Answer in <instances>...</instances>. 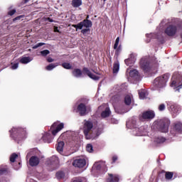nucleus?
Returning <instances> with one entry per match:
<instances>
[{"label": "nucleus", "mask_w": 182, "mask_h": 182, "mask_svg": "<svg viewBox=\"0 0 182 182\" xmlns=\"http://www.w3.org/2000/svg\"><path fill=\"white\" fill-rule=\"evenodd\" d=\"M119 50H120V47H119V48L117 49V52H119Z\"/></svg>", "instance_id": "59"}, {"label": "nucleus", "mask_w": 182, "mask_h": 182, "mask_svg": "<svg viewBox=\"0 0 182 182\" xmlns=\"http://www.w3.org/2000/svg\"><path fill=\"white\" fill-rule=\"evenodd\" d=\"M155 116L156 114L154 111H145L139 115V120L141 122H150V120H153V118L155 117Z\"/></svg>", "instance_id": "8"}, {"label": "nucleus", "mask_w": 182, "mask_h": 182, "mask_svg": "<svg viewBox=\"0 0 182 182\" xmlns=\"http://www.w3.org/2000/svg\"><path fill=\"white\" fill-rule=\"evenodd\" d=\"M42 139L43 140L44 143H52V141L53 140V137H52V135L50 134V133L46 132L42 136Z\"/></svg>", "instance_id": "21"}, {"label": "nucleus", "mask_w": 182, "mask_h": 182, "mask_svg": "<svg viewBox=\"0 0 182 182\" xmlns=\"http://www.w3.org/2000/svg\"><path fill=\"white\" fill-rule=\"evenodd\" d=\"M73 182H82V178H75V179L73 180Z\"/></svg>", "instance_id": "49"}, {"label": "nucleus", "mask_w": 182, "mask_h": 182, "mask_svg": "<svg viewBox=\"0 0 182 182\" xmlns=\"http://www.w3.org/2000/svg\"><path fill=\"white\" fill-rule=\"evenodd\" d=\"M82 33L85 34L87 32H89V28H85L81 31Z\"/></svg>", "instance_id": "52"}, {"label": "nucleus", "mask_w": 182, "mask_h": 182, "mask_svg": "<svg viewBox=\"0 0 182 182\" xmlns=\"http://www.w3.org/2000/svg\"><path fill=\"white\" fill-rule=\"evenodd\" d=\"M16 13V10L13 9V10L9 11L8 12V14L10 15V16H12V15H15Z\"/></svg>", "instance_id": "48"}, {"label": "nucleus", "mask_w": 182, "mask_h": 182, "mask_svg": "<svg viewBox=\"0 0 182 182\" xmlns=\"http://www.w3.org/2000/svg\"><path fill=\"white\" fill-rule=\"evenodd\" d=\"M173 172H166L165 174V178L166 180H171V178H173Z\"/></svg>", "instance_id": "35"}, {"label": "nucleus", "mask_w": 182, "mask_h": 182, "mask_svg": "<svg viewBox=\"0 0 182 182\" xmlns=\"http://www.w3.org/2000/svg\"><path fill=\"white\" fill-rule=\"evenodd\" d=\"M124 87H127V85L126 83H124L121 85V89H123Z\"/></svg>", "instance_id": "54"}, {"label": "nucleus", "mask_w": 182, "mask_h": 182, "mask_svg": "<svg viewBox=\"0 0 182 182\" xmlns=\"http://www.w3.org/2000/svg\"><path fill=\"white\" fill-rule=\"evenodd\" d=\"M127 73H129V79H130V77L134 80H139V79H140V76L139 75V71H137V70H132L129 71V70L127 69Z\"/></svg>", "instance_id": "17"}, {"label": "nucleus", "mask_w": 182, "mask_h": 182, "mask_svg": "<svg viewBox=\"0 0 182 182\" xmlns=\"http://www.w3.org/2000/svg\"><path fill=\"white\" fill-rule=\"evenodd\" d=\"M29 164L31 167H36V166L39 164V158L36 156H31L29 159Z\"/></svg>", "instance_id": "20"}, {"label": "nucleus", "mask_w": 182, "mask_h": 182, "mask_svg": "<svg viewBox=\"0 0 182 182\" xmlns=\"http://www.w3.org/2000/svg\"><path fill=\"white\" fill-rule=\"evenodd\" d=\"M73 166H74V167H77L78 168H82L86 166V159H75L73 162Z\"/></svg>", "instance_id": "16"}, {"label": "nucleus", "mask_w": 182, "mask_h": 182, "mask_svg": "<svg viewBox=\"0 0 182 182\" xmlns=\"http://www.w3.org/2000/svg\"><path fill=\"white\" fill-rule=\"evenodd\" d=\"M109 178L107 179V182H119L120 178H119L118 175L109 174Z\"/></svg>", "instance_id": "27"}, {"label": "nucleus", "mask_w": 182, "mask_h": 182, "mask_svg": "<svg viewBox=\"0 0 182 182\" xmlns=\"http://www.w3.org/2000/svg\"><path fill=\"white\" fill-rule=\"evenodd\" d=\"M82 72L85 75H87V76L90 77V79H92L93 80H99V79H100V76H97L91 73L90 70H89L87 68H84Z\"/></svg>", "instance_id": "18"}, {"label": "nucleus", "mask_w": 182, "mask_h": 182, "mask_svg": "<svg viewBox=\"0 0 182 182\" xmlns=\"http://www.w3.org/2000/svg\"><path fill=\"white\" fill-rule=\"evenodd\" d=\"M47 19H48V21L49 22H53V20L51 19L50 18H48Z\"/></svg>", "instance_id": "58"}, {"label": "nucleus", "mask_w": 182, "mask_h": 182, "mask_svg": "<svg viewBox=\"0 0 182 182\" xmlns=\"http://www.w3.org/2000/svg\"><path fill=\"white\" fill-rule=\"evenodd\" d=\"M119 42H120V38L117 37L114 45V49H117V46H119Z\"/></svg>", "instance_id": "42"}, {"label": "nucleus", "mask_w": 182, "mask_h": 182, "mask_svg": "<svg viewBox=\"0 0 182 182\" xmlns=\"http://www.w3.org/2000/svg\"><path fill=\"white\" fill-rule=\"evenodd\" d=\"M73 28H75L76 31L77 29H82L83 28H92V21L87 19L83 20L78 24H73Z\"/></svg>", "instance_id": "10"}, {"label": "nucleus", "mask_w": 182, "mask_h": 182, "mask_svg": "<svg viewBox=\"0 0 182 182\" xmlns=\"http://www.w3.org/2000/svg\"><path fill=\"white\" fill-rule=\"evenodd\" d=\"M10 132L11 139L19 143V141L26 138V130L22 128L13 127Z\"/></svg>", "instance_id": "3"}, {"label": "nucleus", "mask_w": 182, "mask_h": 182, "mask_svg": "<svg viewBox=\"0 0 182 182\" xmlns=\"http://www.w3.org/2000/svg\"><path fill=\"white\" fill-rule=\"evenodd\" d=\"M170 78V75L168 74H165L161 76L157 77L154 80V86L157 89H161V87H166V85L167 82H168V79Z\"/></svg>", "instance_id": "5"}, {"label": "nucleus", "mask_w": 182, "mask_h": 182, "mask_svg": "<svg viewBox=\"0 0 182 182\" xmlns=\"http://www.w3.org/2000/svg\"><path fill=\"white\" fill-rule=\"evenodd\" d=\"M170 133L172 136H176L178 133H182V123L177 122L175 124V127L171 129Z\"/></svg>", "instance_id": "15"}, {"label": "nucleus", "mask_w": 182, "mask_h": 182, "mask_svg": "<svg viewBox=\"0 0 182 182\" xmlns=\"http://www.w3.org/2000/svg\"><path fill=\"white\" fill-rule=\"evenodd\" d=\"M181 109L180 107L176 104L171 103L169 106V112H171V114L176 117V115L180 113Z\"/></svg>", "instance_id": "14"}, {"label": "nucleus", "mask_w": 182, "mask_h": 182, "mask_svg": "<svg viewBox=\"0 0 182 182\" xmlns=\"http://www.w3.org/2000/svg\"><path fill=\"white\" fill-rule=\"evenodd\" d=\"M54 32H59V29L58 28L57 26L54 27Z\"/></svg>", "instance_id": "56"}, {"label": "nucleus", "mask_w": 182, "mask_h": 182, "mask_svg": "<svg viewBox=\"0 0 182 182\" xmlns=\"http://www.w3.org/2000/svg\"><path fill=\"white\" fill-rule=\"evenodd\" d=\"M154 141L156 144H163V143H164V141H166V138H164L163 136H157V137H155Z\"/></svg>", "instance_id": "29"}, {"label": "nucleus", "mask_w": 182, "mask_h": 182, "mask_svg": "<svg viewBox=\"0 0 182 182\" xmlns=\"http://www.w3.org/2000/svg\"><path fill=\"white\" fill-rule=\"evenodd\" d=\"M137 122L135 119H132L127 122V127L128 129H134L133 134L134 136H146L149 127L147 125L141 126L140 127H136Z\"/></svg>", "instance_id": "1"}, {"label": "nucleus", "mask_w": 182, "mask_h": 182, "mask_svg": "<svg viewBox=\"0 0 182 182\" xmlns=\"http://www.w3.org/2000/svg\"><path fill=\"white\" fill-rule=\"evenodd\" d=\"M95 73H96L97 75H100L99 73H96V72H95Z\"/></svg>", "instance_id": "61"}, {"label": "nucleus", "mask_w": 182, "mask_h": 182, "mask_svg": "<svg viewBox=\"0 0 182 182\" xmlns=\"http://www.w3.org/2000/svg\"><path fill=\"white\" fill-rule=\"evenodd\" d=\"M22 18H25V16H23V15L18 16L14 18L13 19V21H14V22H15V21H21V19H22Z\"/></svg>", "instance_id": "46"}, {"label": "nucleus", "mask_w": 182, "mask_h": 182, "mask_svg": "<svg viewBox=\"0 0 182 182\" xmlns=\"http://www.w3.org/2000/svg\"><path fill=\"white\" fill-rule=\"evenodd\" d=\"M65 146V142L63 141H59L57 145V151L60 153V154H62L63 153V146Z\"/></svg>", "instance_id": "30"}, {"label": "nucleus", "mask_w": 182, "mask_h": 182, "mask_svg": "<svg viewBox=\"0 0 182 182\" xmlns=\"http://www.w3.org/2000/svg\"><path fill=\"white\" fill-rule=\"evenodd\" d=\"M178 31V27L176 24H169L166 26L164 29V34L167 36H176L177 31Z\"/></svg>", "instance_id": "7"}, {"label": "nucleus", "mask_w": 182, "mask_h": 182, "mask_svg": "<svg viewBox=\"0 0 182 182\" xmlns=\"http://www.w3.org/2000/svg\"><path fill=\"white\" fill-rule=\"evenodd\" d=\"M50 161L53 166H58V164H59V158L56 156H53L50 159Z\"/></svg>", "instance_id": "31"}, {"label": "nucleus", "mask_w": 182, "mask_h": 182, "mask_svg": "<svg viewBox=\"0 0 182 182\" xmlns=\"http://www.w3.org/2000/svg\"><path fill=\"white\" fill-rule=\"evenodd\" d=\"M29 0H25V4H26V2H28Z\"/></svg>", "instance_id": "60"}, {"label": "nucleus", "mask_w": 182, "mask_h": 182, "mask_svg": "<svg viewBox=\"0 0 182 182\" xmlns=\"http://www.w3.org/2000/svg\"><path fill=\"white\" fill-rule=\"evenodd\" d=\"M18 166H19L18 168L14 166V169L15 170H19V168H21V162L18 163Z\"/></svg>", "instance_id": "55"}, {"label": "nucleus", "mask_w": 182, "mask_h": 182, "mask_svg": "<svg viewBox=\"0 0 182 182\" xmlns=\"http://www.w3.org/2000/svg\"><path fill=\"white\" fill-rule=\"evenodd\" d=\"M50 53V51H49V50H44L41 51V55H42L43 56H48V55H49Z\"/></svg>", "instance_id": "40"}, {"label": "nucleus", "mask_w": 182, "mask_h": 182, "mask_svg": "<svg viewBox=\"0 0 182 182\" xmlns=\"http://www.w3.org/2000/svg\"><path fill=\"white\" fill-rule=\"evenodd\" d=\"M159 62L156 60V58L151 60L149 57H144L141 59L140 66L144 72H150L154 68H157Z\"/></svg>", "instance_id": "2"}, {"label": "nucleus", "mask_w": 182, "mask_h": 182, "mask_svg": "<svg viewBox=\"0 0 182 182\" xmlns=\"http://www.w3.org/2000/svg\"><path fill=\"white\" fill-rule=\"evenodd\" d=\"M64 126L65 125L63 124V123L55 122L54 124H53L50 128L52 130L53 136L58 134V133H59V132H60V130L63 129Z\"/></svg>", "instance_id": "13"}, {"label": "nucleus", "mask_w": 182, "mask_h": 182, "mask_svg": "<svg viewBox=\"0 0 182 182\" xmlns=\"http://www.w3.org/2000/svg\"><path fill=\"white\" fill-rule=\"evenodd\" d=\"M16 159H18V154L14 153V154L11 155V156H10V161L11 163H15V160H16Z\"/></svg>", "instance_id": "36"}, {"label": "nucleus", "mask_w": 182, "mask_h": 182, "mask_svg": "<svg viewBox=\"0 0 182 182\" xmlns=\"http://www.w3.org/2000/svg\"><path fill=\"white\" fill-rule=\"evenodd\" d=\"M0 182H6V180H5L4 178H1L0 179Z\"/></svg>", "instance_id": "57"}, {"label": "nucleus", "mask_w": 182, "mask_h": 182, "mask_svg": "<svg viewBox=\"0 0 182 182\" xmlns=\"http://www.w3.org/2000/svg\"><path fill=\"white\" fill-rule=\"evenodd\" d=\"M158 109L159 112H164V110H166V105L164 104L159 105Z\"/></svg>", "instance_id": "41"}, {"label": "nucleus", "mask_w": 182, "mask_h": 182, "mask_svg": "<svg viewBox=\"0 0 182 182\" xmlns=\"http://www.w3.org/2000/svg\"><path fill=\"white\" fill-rule=\"evenodd\" d=\"M98 112H101V117L102 119H106V117H109L110 116V108L109 107V105L107 104H103L101 106L98 107Z\"/></svg>", "instance_id": "9"}, {"label": "nucleus", "mask_w": 182, "mask_h": 182, "mask_svg": "<svg viewBox=\"0 0 182 182\" xmlns=\"http://www.w3.org/2000/svg\"><path fill=\"white\" fill-rule=\"evenodd\" d=\"M56 177L58 180H60V178H63V177H65V173L62 171L57 172Z\"/></svg>", "instance_id": "37"}, {"label": "nucleus", "mask_w": 182, "mask_h": 182, "mask_svg": "<svg viewBox=\"0 0 182 182\" xmlns=\"http://www.w3.org/2000/svg\"><path fill=\"white\" fill-rule=\"evenodd\" d=\"M117 160V156L114 155L112 156V163H116V161Z\"/></svg>", "instance_id": "51"}, {"label": "nucleus", "mask_w": 182, "mask_h": 182, "mask_svg": "<svg viewBox=\"0 0 182 182\" xmlns=\"http://www.w3.org/2000/svg\"><path fill=\"white\" fill-rule=\"evenodd\" d=\"M38 151L36 149H31L28 154H27V157H29L31 154H35Z\"/></svg>", "instance_id": "44"}, {"label": "nucleus", "mask_w": 182, "mask_h": 182, "mask_svg": "<svg viewBox=\"0 0 182 182\" xmlns=\"http://www.w3.org/2000/svg\"><path fill=\"white\" fill-rule=\"evenodd\" d=\"M136 62V55L131 54L129 58L124 60L127 66H132Z\"/></svg>", "instance_id": "19"}, {"label": "nucleus", "mask_w": 182, "mask_h": 182, "mask_svg": "<svg viewBox=\"0 0 182 182\" xmlns=\"http://www.w3.org/2000/svg\"><path fill=\"white\" fill-rule=\"evenodd\" d=\"M103 1H104V2H106L107 0H103Z\"/></svg>", "instance_id": "62"}, {"label": "nucleus", "mask_w": 182, "mask_h": 182, "mask_svg": "<svg viewBox=\"0 0 182 182\" xmlns=\"http://www.w3.org/2000/svg\"><path fill=\"white\" fill-rule=\"evenodd\" d=\"M77 112L80 113V116H86L89 112H90V107L87 106L83 104L80 103L77 108Z\"/></svg>", "instance_id": "12"}, {"label": "nucleus", "mask_w": 182, "mask_h": 182, "mask_svg": "<svg viewBox=\"0 0 182 182\" xmlns=\"http://www.w3.org/2000/svg\"><path fill=\"white\" fill-rule=\"evenodd\" d=\"M9 173V168L6 165H1L0 166V176H4V174H8Z\"/></svg>", "instance_id": "24"}, {"label": "nucleus", "mask_w": 182, "mask_h": 182, "mask_svg": "<svg viewBox=\"0 0 182 182\" xmlns=\"http://www.w3.org/2000/svg\"><path fill=\"white\" fill-rule=\"evenodd\" d=\"M132 102H133V95L132 94H128L124 97V103L127 106H129L132 105Z\"/></svg>", "instance_id": "23"}, {"label": "nucleus", "mask_w": 182, "mask_h": 182, "mask_svg": "<svg viewBox=\"0 0 182 182\" xmlns=\"http://www.w3.org/2000/svg\"><path fill=\"white\" fill-rule=\"evenodd\" d=\"M47 60H48V62H49V63H50L53 62V58H48L47 59Z\"/></svg>", "instance_id": "53"}, {"label": "nucleus", "mask_w": 182, "mask_h": 182, "mask_svg": "<svg viewBox=\"0 0 182 182\" xmlns=\"http://www.w3.org/2000/svg\"><path fill=\"white\" fill-rule=\"evenodd\" d=\"M146 38H153V36H154L155 38H156V39H159L160 41L163 39V33L160 32L158 34H154V33L146 34Z\"/></svg>", "instance_id": "26"}, {"label": "nucleus", "mask_w": 182, "mask_h": 182, "mask_svg": "<svg viewBox=\"0 0 182 182\" xmlns=\"http://www.w3.org/2000/svg\"><path fill=\"white\" fill-rule=\"evenodd\" d=\"M139 95L140 99H146L149 95V93L146 91V90H141L139 91Z\"/></svg>", "instance_id": "32"}, {"label": "nucleus", "mask_w": 182, "mask_h": 182, "mask_svg": "<svg viewBox=\"0 0 182 182\" xmlns=\"http://www.w3.org/2000/svg\"><path fill=\"white\" fill-rule=\"evenodd\" d=\"M89 18V16H87V19Z\"/></svg>", "instance_id": "63"}, {"label": "nucleus", "mask_w": 182, "mask_h": 182, "mask_svg": "<svg viewBox=\"0 0 182 182\" xmlns=\"http://www.w3.org/2000/svg\"><path fill=\"white\" fill-rule=\"evenodd\" d=\"M72 5L74 8H79L82 5V0H73Z\"/></svg>", "instance_id": "33"}, {"label": "nucleus", "mask_w": 182, "mask_h": 182, "mask_svg": "<svg viewBox=\"0 0 182 182\" xmlns=\"http://www.w3.org/2000/svg\"><path fill=\"white\" fill-rule=\"evenodd\" d=\"M57 66H59V64L50 63V65L46 67V70H53V69H55V68H56Z\"/></svg>", "instance_id": "34"}, {"label": "nucleus", "mask_w": 182, "mask_h": 182, "mask_svg": "<svg viewBox=\"0 0 182 182\" xmlns=\"http://www.w3.org/2000/svg\"><path fill=\"white\" fill-rule=\"evenodd\" d=\"M119 70H120V63H119V61H115L112 68L113 75H117V73H119Z\"/></svg>", "instance_id": "22"}, {"label": "nucleus", "mask_w": 182, "mask_h": 182, "mask_svg": "<svg viewBox=\"0 0 182 182\" xmlns=\"http://www.w3.org/2000/svg\"><path fill=\"white\" fill-rule=\"evenodd\" d=\"M154 126L156 127L159 132L161 133H167L168 132V127L170 126V120L166 119H159L154 122Z\"/></svg>", "instance_id": "4"}, {"label": "nucleus", "mask_w": 182, "mask_h": 182, "mask_svg": "<svg viewBox=\"0 0 182 182\" xmlns=\"http://www.w3.org/2000/svg\"><path fill=\"white\" fill-rule=\"evenodd\" d=\"M112 123H113L114 124H117L119 123V120H117L116 119H112Z\"/></svg>", "instance_id": "50"}, {"label": "nucleus", "mask_w": 182, "mask_h": 182, "mask_svg": "<svg viewBox=\"0 0 182 182\" xmlns=\"http://www.w3.org/2000/svg\"><path fill=\"white\" fill-rule=\"evenodd\" d=\"M19 64L18 63L12 64L11 63V69H13V70H15L17 68H18Z\"/></svg>", "instance_id": "47"}, {"label": "nucleus", "mask_w": 182, "mask_h": 182, "mask_svg": "<svg viewBox=\"0 0 182 182\" xmlns=\"http://www.w3.org/2000/svg\"><path fill=\"white\" fill-rule=\"evenodd\" d=\"M92 129H93V123L90 121H85L84 124V134L87 139V140H90V139H96V136H93L92 135H90L89 133L92 131Z\"/></svg>", "instance_id": "6"}, {"label": "nucleus", "mask_w": 182, "mask_h": 182, "mask_svg": "<svg viewBox=\"0 0 182 182\" xmlns=\"http://www.w3.org/2000/svg\"><path fill=\"white\" fill-rule=\"evenodd\" d=\"M164 26H166V22L164 21H162L161 23L159 24V29L162 31L164 29Z\"/></svg>", "instance_id": "45"}, {"label": "nucleus", "mask_w": 182, "mask_h": 182, "mask_svg": "<svg viewBox=\"0 0 182 182\" xmlns=\"http://www.w3.org/2000/svg\"><path fill=\"white\" fill-rule=\"evenodd\" d=\"M62 66L64 69H72V65L69 63H63Z\"/></svg>", "instance_id": "38"}, {"label": "nucleus", "mask_w": 182, "mask_h": 182, "mask_svg": "<svg viewBox=\"0 0 182 182\" xmlns=\"http://www.w3.org/2000/svg\"><path fill=\"white\" fill-rule=\"evenodd\" d=\"M86 150L88 151V153H92V151H93V146H92L90 144H88L87 145Z\"/></svg>", "instance_id": "39"}, {"label": "nucleus", "mask_w": 182, "mask_h": 182, "mask_svg": "<svg viewBox=\"0 0 182 182\" xmlns=\"http://www.w3.org/2000/svg\"><path fill=\"white\" fill-rule=\"evenodd\" d=\"M45 45V43H38L34 46H33V49H38V48H41V46H43Z\"/></svg>", "instance_id": "43"}, {"label": "nucleus", "mask_w": 182, "mask_h": 182, "mask_svg": "<svg viewBox=\"0 0 182 182\" xmlns=\"http://www.w3.org/2000/svg\"><path fill=\"white\" fill-rule=\"evenodd\" d=\"M73 75L74 77H83V74L82 73V70L79 68H75L73 71Z\"/></svg>", "instance_id": "25"}, {"label": "nucleus", "mask_w": 182, "mask_h": 182, "mask_svg": "<svg viewBox=\"0 0 182 182\" xmlns=\"http://www.w3.org/2000/svg\"><path fill=\"white\" fill-rule=\"evenodd\" d=\"M92 168L94 170H97L98 171H102V173H106V171H107V166H106V162L105 161L95 163Z\"/></svg>", "instance_id": "11"}, {"label": "nucleus", "mask_w": 182, "mask_h": 182, "mask_svg": "<svg viewBox=\"0 0 182 182\" xmlns=\"http://www.w3.org/2000/svg\"><path fill=\"white\" fill-rule=\"evenodd\" d=\"M32 60H33V58H31V57H22L20 59L21 63H23V65H26V64L29 63L30 62H32Z\"/></svg>", "instance_id": "28"}]
</instances>
